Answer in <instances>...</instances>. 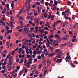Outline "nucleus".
<instances>
[{"instance_id":"4","label":"nucleus","mask_w":78,"mask_h":78,"mask_svg":"<svg viewBox=\"0 0 78 78\" xmlns=\"http://www.w3.org/2000/svg\"><path fill=\"white\" fill-rule=\"evenodd\" d=\"M46 63L47 64V65L49 66L51 64V61L49 59H48V60H46Z\"/></svg>"},{"instance_id":"18","label":"nucleus","mask_w":78,"mask_h":78,"mask_svg":"<svg viewBox=\"0 0 78 78\" xmlns=\"http://www.w3.org/2000/svg\"><path fill=\"white\" fill-rule=\"evenodd\" d=\"M49 48L51 50V51H53V49L54 48H53V47H51V46H50Z\"/></svg>"},{"instance_id":"14","label":"nucleus","mask_w":78,"mask_h":78,"mask_svg":"<svg viewBox=\"0 0 78 78\" xmlns=\"http://www.w3.org/2000/svg\"><path fill=\"white\" fill-rule=\"evenodd\" d=\"M61 23V21H60L59 20H58V21H56V23L55 22L54 23H55V24H57L58 23Z\"/></svg>"},{"instance_id":"64","label":"nucleus","mask_w":78,"mask_h":78,"mask_svg":"<svg viewBox=\"0 0 78 78\" xmlns=\"http://www.w3.org/2000/svg\"><path fill=\"white\" fill-rule=\"evenodd\" d=\"M35 30V28H34V27H32L31 28V30H33V31H34Z\"/></svg>"},{"instance_id":"49","label":"nucleus","mask_w":78,"mask_h":78,"mask_svg":"<svg viewBox=\"0 0 78 78\" xmlns=\"http://www.w3.org/2000/svg\"><path fill=\"white\" fill-rule=\"evenodd\" d=\"M75 66L76 65H75L74 64H73L72 65V67H75Z\"/></svg>"},{"instance_id":"7","label":"nucleus","mask_w":78,"mask_h":78,"mask_svg":"<svg viewBox=\"0 0 78 78\" xmlns=\"http://www.w3.org/2000/svg\"><path fill=\"white\" fill-rule=\"evenodd\" d=\"M55 55L54 52L53 53L49 54L48 55V57H50L53 56V55Z\"/></svg>"},{"instance_id":"30","label":"nucleus","mask_w":78,"mask_h":78,"mask_svg":"<svg viewBox=\"0 0 78 78\" xmlns=\"http://www.w3.org/2000/svg\"><path fill=\"white\" fill-rule=\"evenodd\" d=\"M15 50H14L11 53V54L12 55H13V54H14V53H15Z\"/></svg>"},{"instance_id":"35","label":"nucleus","mask_w":78,"mask_h":78,"mask_svg":"<svg viewBox=\"0 0 78 78\" xmlns=\"http://www.w3.org/2000/svg\"><path fill=\"white\" fill-rule=\"evenodd\" d=\"M16 72V70H13V71H12V72H11V74H13L14 73H15V72Z\"/></svg>"},{"instance_id":"12","label":"nucleus","mask_w":78,"mask_h":78,"mask_svg":"<svg viewBox=\"0 0 78 78\" xmlns=\"http://www.w3.org/2000/svg\"><path fill=\"white\" fill-rule=\"evenodd\" d=\"M17 73H15V74L12 76V77L14 78H15V77H17Z\"/></svg>"},{"instance_id":"27","label":"nucleus","mask_w":78,"mask_h":78,"mask_svg":"<svg viewBox=\"0 0 78 78\" xmlns=\"http://www.w3.org/2000/svg\"><path fill=\"white\" fill-rule=\"evenodd\" d=\"M5 6H6L8 9H9V3H8L7 5H5Z\"/></svg>"},{"instance_id":"39","label":"nucleus","mask_w":78,"mask_h":78,"mask_svg":"<svg viewBox=\"0 0 78 78\" xmlns=\"http://www.w3.org/2000/svg\"><path fill=\"white\" fill-rule=\"evenodd\" d=\"M77 25V23H76V24H74V25H73V28H76Z\"/></svg>"},{"instance_id":"3","label":"nucleus","mask_w":78,"mask_h":78,"mask_svg":"<svg viewBox=\"0 0 78 78\" xmlns=\"http://www.w3.org/2000/svg\"><path fill=\"white\" fill-rule=\"evenodd\" d=\"M69 35H66L64 37H62L63 40H66L67 39H69Z\"/></svg>"},{"instance_id":"24","label":"nucleus","mask_w":78,"mask_h":78,"mask_svg":"<svg viewBox=\"0 0 78 78\" xmlns=\"http://www.w3.org/2000/svg\"><path fill=\"white\" fill-rule=\"evenodd\" d=\"M54 3L55 4V5H57L58 3V1H54Z\"/></svg>"},{"instance_id":"22","label":"nucleus","mask_w":78,"mask_h":78,"mask_svg":"<svg viewBox=\"0 0 78 78\" xmlns=\"http://www.w3.org/2000/svg\"><path fill=\"white\" fill-rule=\"evenodd\" d=\"M19 18L20 20H23V18L22 16H20L19 17Z\"/></svg>"},{"instance_id":"16","label":"nucleus","mask_w":78,"mask_h":78,"mask_svg":"<svg viewBox=\"0 0 78 78\" xmlns=\"http://www.w3.org/2000/svg\"><path fill=\"white\" fill-rule=\"evenodd\" d=\"M34 16H36L37 15H38L37 13L36 12V11H34Z\"/></svg>"},{"instance_id":"21","label":"nucleus","mask_w":78,"mask_h":78,"mask_svg":"<svg viewBox=\"0 0 78 78\" xmlns=\"http://www.w3.org/2000/svg\"><path fill=\"white\" fill-rule=\"evenodd\" d=\"M23 58H21V60L20 62V63H23Z\"/></svg>"},{"instance_id":"36","label":"nucleus","mask_w":78,"mask_h":78,"mask_svg":"<svg viewBox=\"0 0 78 78\" xmlns=\"http://www.w3.org/2000/svg\"><path fill=\"white\" fill-rule=\"evenodd\" d=\"M75 18V15H73L72 17V19L73 20Z\"/></svg>"},{"instance_id":"23","label":"nucleus","mask_w":78,"mask_h":78,"mask_svg":"<svg viewBox=\"0 0 78 78\" xmlns=\"http://www.w3.org/2000/svg\"><path fill=\"white\" fill-rule=\"evenodd\" d=\"M24 41H25V42H28V39H22V42H24Z\"/></svg>"},{"instance_id":"44","label":"nucleus","mask_w":78,"mask_h":78,"mask_svg":"<svg viewBox=\"0 0 78 78\" xmlns=\"http://www.w3.org/2000/svg\"><path fill=\"white\" fill-rule=\"evenodd\" d=\"M5 69H4V70H2V73H5Z\"/></svg>"},{"instance_id":"52","label":"nucleus","mask_w":78,"mask_h":78,"mask_svg":"<svg viewBox=\"0 0 78 78\" xmlns=\"http://www.w3.org/2000/svg\"><path fill=\"white\" fill-rule=\"evenodd\" d=\"M36 3L37 5H40V2H36Z\"/></svg>"},{"instance_id":"5","label":"nucleus","mask_w":78,"mask_h":78,"mask_svg":"<svg viewBox=\"0 0 78 78\" xmlns=\"http://www.w3.org/2000/svg\"><path fill=\"white\" fill-rule=\"evenodd\" d=\"M62 55V54L60 52H58V53L57 54V55L56 56L58 58H61V56Z\"/></svg>"},{"instance_id":"54","label":"nucleus","mask_w":78,"mask_h":78,"mask_svg":"<svg viewBox=\"0 0 78 78\" xmlns=\"http://www.w3.org/2000/svg\"><path fill=\"white\" fill-rule=\"evenodd\" d=\"M49 54V52H47L45 54V55H48V54Z\"/></svg>"},{"instance_id":"60","label":"nucleus","mask_w":78,"mask_h":78,"mask_svg":"<svg viewBox=\"0 0 78 78\" xmlns=\"http://www.w3.org/2000/svg\"><path fill=\"white\" fill-rule=\"evenodd\" d=\"M74 64H78V62L77 61H74Z\"/></svg>"},{"instance_id":"62","label":"nucleus","mask_w":78,"mask_h":78,"mask_svg":"<svg viewBox=\"0 0 78 78\" xmlns=\"http://www.w3.org/2000/svg\"><path fill=\"white\" fill-rule=\"evenodd\" d=\"M32 35L33 36V37H35L36 36V34H34V33H33Z\"/></svg>"},{"instance_id":"9","label":"nucleus","mask_w":78,"mask_h":78,"mask_svg":"<svg viewBox=\"0 0 78 78\" xmlns=\"http://www.w3.org/2000/svg\"><path fill=\"white\" fill-rule=\"evenodd\" d=\"M34 21H35V22L37 24H38L39 23V21H38V18H35L34 20Z\"/></svg>"},{"instance_id":"34","label":"nucleus","mask_w":78,"mask_h":78,"mask_svg":"<svg viewBox=\"0 0 78 78\" xmlns=\"http://www.w3.org/2000/svg\"><path fill=\"white\" fill-rule=\"evenodd\" d=\"M54 37V36L53 35V34H51V36H50V37H49V38H53Z\"/></svg>"},{"instance_id":"47","label":"nucleus","mask_w":78,"mask_h":78,"mask_svg":"<svg viewBox=\"0 0 78 78\" xmlns=\"http://www.w3.org/2000/svg\"><path fill=\"white\" fill-rule=\"evenodd\" d=\"M22 31H23V29H20V30H18V31L19 32H21Z\"/></svg>"},{"instance_id":"25","label":"nucleus","mask_w":78,"mask_h":78,"mask_svg":"<svg viewBox=\"0 0 78 78\" xmlns=\"http://www.w3.org/2000/svg\"><path fill=\"white\" fill-rule=\"evenodd\" d=\"M29 61H30V62H31L33 61V58H30L29 59Z\"/></svg>"},{"instance_id":"28","label":"nucleus","mask_w":78,"mask_h":78,"mask_svg":"<svg viewBox=\"0 0 78 78\" xmlns=\"http://www.w3.org/2000/svg\"><path fill=\"white\" fill-rule=\"evenodd\" d=\"M29 28H27L26 27V28H24V30L25 31H27V30H29Z\"/></svg>"},{"instance_id":"17","label":"nucleus","mask_w":78,"mask_h":78,"mask_svg":"<svg viewBox=\"0 0 78 78\" xmlns=\"http://www.w3.org/2000/svg\"><path fill=\"white\" fill-rule=\"evenodd\" d=\"M34 18V16H31V17H30V20L31 21H32V20H33Z\"/></svg>"},{"instance_id":"8","label":"nucleus","mask_w":78,"mask_h":78,"mask_svg":"<svg viewBox=\"0 0 78 78\" xmlns=\"http://www.w3.org/2000/svg\"><path fill=\"white\" fill-rule=\"evenodd\" d=\"M67 45L69 47H71V46H72L73 44L72 43H71V42H68Z\"/></svg>"},{"instance_id":"58","label":"nucleus","mask_w":78,"mask_h":78,"mask_svg":"<svg viewBox=\"0 0 78 78\" xmlns=\"http://www.w3.org/2000/svg\"><path fill=\"white\" fill-rule=\"evenodd\" d=\"M44 29H45L46 30H48V27H44Z\"/></svg>"},{"instance_id":"45","label":"nucleus","mask_w":78,"mask_h":78,"mask_svg":"<svg viewBox=\"0 0 78 78\" xmlns=\"http://www.w3.org/2000/svg\"><path fill=\"white\" fill-rule=\"evenodd\" d=\"M10 20L12 21V22H13L14 21V19L13 18H12V17H11V19H10Z\"/></svg>"},{"instance_id":"43","label":"nucleus","mask_w":78,"mask_h":78,"mask_svg":"<svg viewBox=\"0 0 78 78\" xmlns=\"http://www.w3.org/2000/svg\"><path fill=\"white\" fill-rule=\"evenodd\" d=\"M43 75V73H40V74L39 75L40 77H41V78L42 77Z\"/></svg>"},{"instance_id":"50","label":"nucleus","mask_w":78,"mask_h":78,"mask_svg":"<svg viewBox=\"0 0 78 78\" xmlns=\"http://www.w3.org/2000/svg\"><path fill=\"white\" fill-rule=\"evenodd\" d=\"M20 61V58H17V59L16 60V61L17 62H19V61Z\"/></svg>"},{"instance_id":"46","label":"nucleus","mask_w":78,"mask_h":78,"mask_svg":"<svg viewBox=\"0 0 78 78\" xmlns=\"http://www.w3.org/2000/svg\"><path fill=\"white\" fill-rule=\"evenodd\" d=\"M3 37V36H1L0 35V39H1V40H2Z\"/></svg>"},{"instance_id":"31","label":"nucleus","mask_w":78,"mask_h":78,"mask_svg":"<svg viewBox=\"0 0 78 78\" xmlns=\"http://www.w3.org/2000/svg\"><path fill=\"white\" fill-rule=\"evenodd\" d=\"M11 6L12 7V9H13V8L14 7V5L12 2V3L11 4Z\"/></svg>"},{"instance_id":"57","label":"nucleus","mask_w":78,"mask_h":78,"mask_svg":"<svg viewBox=\"0 0 78 78\" xmlns=\"http://www.w3.org/2000/svg\"><path fill=\"white\" fill-rule=\"evenodd\" d=\"M50 44H48L47 43H46V46L48 47H49L50 46Z\"/></svg>"},{"instance_id":"10","label":"nucleus","mask_w":78,"mask_h":78,"mask_svg":"<svg viewBox=\"0 0 78 78\" xmlns=\"http://www.w3.org/2000/svg\"><path fill=\"white\" fill-rule=\"evenodd\" d=\"M62 58H58V59H57V60L56 61V62H61L62 60Z\"/></svg>"},{"instance_id":"38","label":"nucleus","mask_w":78,"mask_h":78,"mask_svg":"<svg viewBox=\"0 0 78 78\" xmlns=\"http://www.w3.org/2000/svg\"><path fill=\"white\" fill-rule=\"evenodd\" d=\"M54 15H51V18H52V19H54Z\"/></svg>"},{"instance_id":"32","label":"nucleus","mask_w":78,"mask_h":78,"mask_svg":"<svg viewBox=\"0 0 78 78\" xmlns=\"http://www.w3.org/2000/svg\"><path fill=\"white\" fill-rule=\"evenodd\" d=\"M23 21H20V25H23Z\"/></svg>"},{"instance_id":"19","label":"nucleus","mask_w":78,"mask_h":78,"mask_svg":"<svg viewBox=\"0 0 78 78\" xmlns=\"http://www.w3.org/2000/svg\"><path fill=\"white\" fill-rule=\"evenodd\" d=\"M9 61L10 63V65H11L12 62V57H10L9 58Z\"/></svg>"},{"instance_id":"11","label":"nucleus","mask_w":78,"mask_h":78,"mask_svg":"<svg viewBox=\"0 0 78 78\" xmlns=\"http://www.w3.org/2000/svg\"><path fill=\"white\" fill-rule=\"evenodd\" d=\"M42 62H43L44 65H46L47 64L46 63H47V60H44V61H43Z\"/></svg>"},{"instance_id":"13","label":"nucleus","mask_w":78,"mask_h":78,"mask_svg":"<svg viewBox=\"0 0 78 78\" xmlns=\"http://www.w3.org/2000/svg\"><path fill=\"white\" fill-rule=\"evenodd\" d=\"M57 39H58V40H59V41H61L62 40V39L60 37V36H58H58Z\"/></svg>"},{"instance_id":"2","label":"nucleus","mask_w":78,"mask_h":78,"mask_svg":"<svg viewBox=\"0 0 78 78\" xmlns=\"http://www.w3.org/2000/svg\"><path fill=\"white\" fill-rule=\"evenodd\" d=\"M28 2L29 6L27 8L26 10H27V11H29L30 9V8L31 7V6L30 5V3H31V1L30 0H29Z\"/></svg>"},{"instance_id":"37","label":"nucleus","mask_w":78,"mask_h":78,"mask_svg":"<svg viewBox=\"0 0 78 78\" xmlns=\"http://www.w3.org/2000/svg\"><path fill=\"white\" fill-rule=\"evenodd\" d=\"M37 51H36V50H35V51H33V54H34V55L36 54V53H37Z\"/></svg>"},{"instance_id":"59","label":"nucleus","mask_w":78,"mask_h":78,"mask_svg":"<svg viewBox=\"0 0 78 78\" xmlns=\"http://www.w3.org/2000/svg\"><path fill=\"white\" fill-rule=\"evenodd\" d=\"M6 55V54H5V53H4V54H3V56L4 57H5Z\"/></svg>"},{"instance_id":"61","label":"nucleus","mask_w":78,"mask_h":78,"mask_svg":"<svg viewBox=\"0 0 78 78\" xmlns=\"http://www.w3.org/2000/svg\"><path fill=\"white\" fill-rule=\"evenodd\" d=\"M14 34L16 35V36H18V34L17 33H14Z\"/></svg>"},{"instance_id":"56","label":"nucleus","mask_w":78,"mask_h":78,"mask_svg":"<svg viewBox=\"0 0 78 78\" xmlns=\"http://www.w3.org/2000/svg\"><path fill=\"white\" fill-rule=\"evenodd\" d=\"M26 52L27 54H29V51L28 50H26Z\"/></svg>"},{"instance_id":"20","label":"nucleus","mask_w":78,"mask_h":78,"mask_svg":"<svg viewBox=\"0 0 78 78\" xmlns=\"http://www.w3.org/2000/svg\"><path fill=\"white\" fill-rule=\"evenodd\" d=\"M43 66V65L42 64H41L39 65V66H38V69H40Z\"/></svg>"},{"instance_id":"29","label":"nucleus","mask_w":78,"mask_h":78,"mask_svg":"<svg viewBox=\"0 0 78 78\" xmlns=\"http://www.w3.org/2000/svg\"><path fill=\"white\" fill-rule=\"evenodd\" d=\"M60 49H56L55 51L56 52H60Z\"/></svg>"},{"instance_id":"33","label":"nucleus","mask_w":78,"mask_h":78,"mask_svg":"<svg viewBox=\"0 0 78 78\" xmlns=\"http://www.w3.org/2000/svg\"><path fill=\"white\" fill-rule=\"evenodd\" d=\"M54 6L53 7V9H56V6L55 3H54Z\"/></svg>"},{"instance_id":"1","label":"nucleus","mask_w":78,"mask_h":78,"mask_svg":"<svg viewBox=\"0 0 78 78\" xmlns=\"http://www.w3.org/2000/svg\"><path fill=\"white\" fill-rule=\"evenodd\" d=\"M7 67L9 68L8 70L9 71H10V70H12V69L11 68V65H10V60L9 62L7 64Z\"/></svg>"},{"instance_id":"41","label":"nucleus","mask_w":78,"mask_h":78,"mask_svg":"<svg viewBox=\"0 0 78 78\" xmlns=\"http://www.w3.org/2000/svg\"><path fill=\"white\" fill-rule=\"evenodd\" d=\"M47 42L48 44H50V43L49 42V41L48 38L47 39Z\"/></svg>"},{"instance_id":"15","label":"nucleus","mask_w":78,"mask_h":78,"mask_svg":"<svg viewBox=\"0 0 78 78\" xmlns=\"http://www.w3.org/2000/svg\"><path fill=\"white\" fill-rule=\"evenodd\" d=\"M38 27H35V32H38V31H39V30H38Z\"/></svg>"},{"instance_id":"55","label":"nucleus","mask_w":78,"mask_h":78,"mask_svg":"<svg viewBox=\"0 0 78 78\" xmlns=\"http://www.w3.org/2000/svg\"><path fill=\"white\" fill-rule=\"evenodd\" d=\"M29 23H30V24H33V23H32V21H31V20L29 21Z\"/></svg>"},{"instance_id":"51","label":"nucleus","mask_w":78,"mask_h":78,"mask_svg":"<svg viewBox=\"0 0 78 78\" xmlns=\"http://www.w3.org/2000/svg\"><path fill=\"white\" fill-rule=\"evenodd\" d=\"M67 44V43H65L63 44H62V46H66Z\"/></svg>"},{"instance_id":"40","label":"nucleus","mask_w":78,"mask_h":78,"mask_svg":"<svg viewBox=\"0 0 78 78\" xmlns=\"http://www.w3.org/2000/svg\"><path fill=\"white\" fill-rule=\"evenodd\" d=\"M19 47H18V46L17 47V48H16V49H15V51H19Z\"/></svg>"},{"instance_id":"48","label":"nucleus","mask_w":78,"mask_h":78,"mask_svg":"<svg viewBox=\"0 0 78 78\" xmlns=\"http://www.w3.org/2000/svg\"><path fill=\"white\" fill-rule=\"evenodd\" d=\"M62 15H64L65 14V12H62Z\"/></svg>"},{"instance_id":"42","label":"nucleus","mask_w":78,"mask_h":78,"mask_svg":"<svg viewBox=\"0 0 78 78\" xmlns=\"http://www.w3.org/2000/svg\"><path fill=\"white\" fill-rule=\"evenodd\" d=\"M45 5L46 6H48L49 5V3L48 2H45Z\"/></svg>"},{"instance_id":"63","label":"nucleus","mask_w":78,"mask_h":78,"mask_svg":"<svg viewBox=\"0 0 78 78\" xmlns=\"http://www.w3.org/2000/svg\"><path fill=\"white\" fill-rule=\"evenodd\" d=\"M35 42H36L35 40H33L32 41V43H33V44H34Z\"/></svg>"},{"instance_id":"6","label":"nucleus","mask_w":78,"mask_h":78,"mask_svg":"<svg viewBox=\"0 0 78 78\" xmlns=\"http://www.w3.org/2000/svg\"><path fill=\"white\" fill-rule=\"evenodd\" d=\"M37 8L38 9V13H41L42 8L41 7H39V6H38V7H37Z\"/></svg>"},{"instance_id":"53","label":"nucleus","mask_w":78,"mask_h":78,"mask_svg":"<svg viewBox=\"0 0 78 78\" xmlns=\"http://www.w3.org/2000/svg\"><path fill=\"white\" fill-rule=\"evenodd\" d=\"M9 28V27H8V26H6V30H8Z\"/></svg>"},{"instance_id":"26","label":"nucleus","mask_w":78,"mask_h":78,"mask_svg":"<svg viewBox=\"0 0 78 78\" xmlns=\"http://www.w3.org/2000/svg\"><path fill=\"white\" fill-rule=\"evenodd\" d=\"M29 51H30V54L31 55H32V51L31 49H29Z\"/></svg>"}]
</instances>
